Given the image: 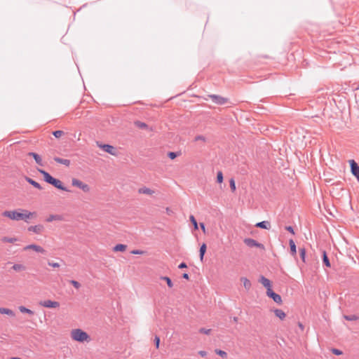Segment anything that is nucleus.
<instances>
[{
    "instance_id": "obj_52",
    "label": "nucleus",
    "mask_w": 359,
    "mask_h": 359,
    "mask_svg": "<svg viewBox=\"0 0 359 359\" xmlns=\"http://www.w3.org/2000/svg\"><path fill=\"white\" fill-rule=\"evenodd\" d=\"M182 278H184V279L188 280V279H189V274H188V273H184L182 274Z\"/></svg>"
},
{
    "instance_id": "obj_50",
    "label": "nucleus",
    "mask_w": 359,
    "mask_h": 359,
    "mask_svg": "<svg viewBox=\"0 0 359 359\" xmlns=\"http://www.w3.org/2000/svg\"><path fill=\"white\" fill-rule=\"evenodd\" d=\"M187 266L186 263H184V262H182L178 266L179 269H184V268H187Z\"/></svg>"
},
{
    "instance_id": "obj_1",
    "label": "nucleus",
    "mask_w": 359,
    "mask_h": 359,
    "mask_svg": "<svg viewBox=\"0 0 359 359\" xmlns=\"http://www.w3.org/2000/svg\"><path fill=\"white\" fill-rule=\"evenodd\" d=\"M38 171L43 176V180L46 182L53 185L60 190L70 191L62 184V182L60 180L53 177L48 172L41 169H39Z\"/></svg>"
},
{
    "instance_id": "obj_39",
    "label": "nucleus",
    "mask_w": 359,
    "mask_h": 359,
    "mask_svg": "<svg viewBox=\"0 0 359 359\" xmlns=\"http://www.w3.org/2000/svg\"><path fill=\"white\" fill-rule=\"evenodd\" d=\"M230 188L233 192L236 191V184L233 178L229 180Z\"/></svg>"
},
{
    "instance_id": "obj_5",
    "label": "nucleus",
    "mask_w": 359,
    "mask_h": 359,
    "mask_svg": "<svg viewBox=\"0 0 359 359\" xmlns=\"http://www.w3.org/2000/svg\"><path fill=\"white\" fill-rule=\"evenodd\" d=\"M72 184L73 186L79 187L81 190H83L84 192H89L90 191V187L87 184L83 183L81 180L78 179H72Z\"/></svg>"
},
{
    "instance_id": "obj_35",
    "label": "nucleus",
    "mask_w": 359,
    "mask_h": 359,
    "mask_svg": "<svg viewBox=\"0 0 359 359\" xmlns=\"http://www.w3.org/2000/svg\"><path fill=\"white\" fill-rule=\"evenodd\" d=\"M299 255L302 260L306 262V250L304 248H299Z\"/></svg>"
},
{
    "instance_id": "obj_31",
    "label": "nucleus",
    "mask_w": 359,
    "mask_h": 359,
    "mask_svg": "<svg viewBox=\"0 0 359 359\" xmlns=\"http://www.w3.org/2000/svg\"><path fill=\"white\" fill-rule=\"evenodd\" d=\"M161 279L163 280H165L166 283H167L168 286L170 288H172L173 287V283H172L171 279L169 277H168V276H161Z\"/></svg>"
},
{
    "instance_id": "obj_20",
    "label": "nucleus",
    "mask_w": 359,
    "mask_h": 359,
    "mask_svg": "<svg viewBox=\"0 0 359 359\" xmlns=\"http://www.w3.org/2000/svg\"><path fill=\"white\" fill-rule=\"evenodd\" d=\"M25 180L29 183L30 184H32L33 187H34L35 188L41 190L42 189V187L40 185L39 183H38L37 182L34 181V180L28 177H25Z\"/></svg>"
},
{
    "instance_id": "obj_54",
    "label": "nucleus",
    "mask_w": 359,
    "mask_h": 359,
    "mask_svg": "<svg viewBox=\"0 0 359 359\" xmlns=\"http://www.w3.org/2000/svg\"><path fill=\"white\" fill-rule=\"evenodd\" d=\"M238 317H236V316H235V317H233V321L234 323H237V322H238Z\"/></svg>"
},
{
    "instance_id": "obj_47",
    "label": "nucleus",
    "mask_w": 359,
    "mask_h": 359,
    "mask_svg": "<svg viewBox=\"0 0 359 359\" xmlns=\"http://www.w3.org/2000/svg\"><path fill=\"white\" fill-rule=\"evenodd\" d=\"M131 253L133 255H142L144 252L140 250H133L131 251Z\"/></svg>"
},
{
    "instance_id": "obj_27",
    "label": "nucleus",
    "mask_w": 359,
    "mask_h": 359,
    "mask_svg": "<svg viewBox=\"0 0 359 359\" xmlns=\"http://www.w3.org/2000/svg\"><path fill=\"white\" fill-rule=\"evenodd\" d=\"M206 248H207V246H206L205 243H203L201 245L199 252H200V259L201 261H203V259L204 255H205V253L206 252Z\"/></svg>"
},
{
    "instance_id": "obj_16",
    "label": "nucleus",
    "mask_w": 359,
    "mask_h": 359,
    "mask_svg": "<svg viewBox=\"0 0 359 359\" xmlns=\"http://www.w3.org/2000/svg\"><path fill=\"white\" fill-rule=\"evenodd\" d=\"M289 245H290V254L293 257H296V255H297V248H296V244H295L294 241L292 239H290L289 241Z\"/></svg>"
},
{
    "instance_id": "obj_32",
    "label": "nucleus",
    "mask_w": 359,
    "mask_h": 359,
    "mask_svg": "<svg viewBox=\"0 0 359 359\" xmlns=\"http://www.w3.org/2000/svg\"><path fill=\"white\" fill-rule=\"evenodd\" d=\"M215 352L216 354L219 355L223 358H225L227 357V353L224 351L220 350V349H215Z\"/></svg>"
},
{
    "instance_id": "obj_44",
    "label": "nucleus",
    "mask_w": 359,
    "mask_h": 359,
    "mask_svg": "<svg viewBox=\"0 0 359 359\" xmlns=\"http://www.w3.org/2000/svg\"><path fill=\"white\" fill-rule=\"evenodd\" d=\"M332 353L337 355H340L342 354V351L337 348H332Z\"/></svg>"
},
{
    "instance_id": "obj_19",
    "label": "nucleus",
    "mask_w": 359,
    "mask_h": 359,
    "mask_svg": "<svg viewBox=\"0 0 359 359\" xmlns=\"http://www.w3.org/2000/svg\"><path fill=\"white\" fill-rule=\"evenodd\" d=\"M53 159L55 162L65 165V166L68 167L70 165V161L69 159L61 158L59 157H55Z\"/></svg>"
},
{
    "instance_id": "obj_14",
    "label": "nucleus",
    "mask_w": 359,
    "mask_h": 359,
    "mask_svg": "<svg viewBox=\"0 0 359 359\" xmlns=\"http://www.w3.org/2000/svg\"><path fill=\"white\" fill-rule=\"evenodd\" d=\"M64 219L61 215H50L46 219L47 222H51L53 221H62Z\"/></svg>"
},
{
    "instance_id": "obj_10",
    "label": "nucleus",
    "mask_w": 359,
    "mask_h": 359,
    "mask_svg": "<svg viewBox=\"0 0 359 359\" xmlns=\"http://www.w3.org/2000/svg\"><path fill=\"white\" fill-rule=\"evenodd\" d=\"M349 163L352 175L359 181V165L354 160H351Z\"/></svg>"
},
{
    "instance_id": "obj_49",
    "label": "nucleus",
    "mask_w": 359,
    "mask_h": 359,
    "mask_svg": "<svg viewBox=\"0 0 359 359\" xmlns=\"http://www.w3.org/2000/svg\"><path fill=\"white\" fill-rule=\"evenodd\" d=\"M198 354L201 356V357H205L207 355V352L205 351H198Z\"/></svg>"
},
{
    "instance_id": "obj_3",
    "label": "nucleus",
    "mask_w": 359,
    "mask_h": 359,
    "mask_svg": "<svg viewBox=\"0 0 359 359\" xmlns=\"http://www.w3.org/2000/svg\"><path fill=\"white\" fill-rule=\"evenodd\" d=\"M1 215L8 217L11 220L20 221L21 212L18 210H5L1 213Z\"/></svg>"
},
{
    "instance_id": "obj_43",
    "label": "nucleus",
    "mask_w": 359,
    "mask_h": 359,
    "mask_svg": "<svg viewBox=\"0 0 359 359\" xmlns=\"http://www.w3.org/2000/svg\"><path fill=\"white\" fill-rule=\"evenodd\" d=\"M154 344H155L156 348H158L159 344H160V337L157 335H156L154 337Z\"/></svg>"
},
{
    "instance_id": "obj_53",
    "label": "nucleus",
    "mask_w": 359,
    "mask_h": 359,
    "mask_svg": "<svg viewBox=\"0 0 359 359\" xmlns=\"http://www.w3.org/2000/svg\"><path fill=\"white\" fill-rule=\"evenodd\" d=\"M298 326L301 329L302 331L304 330V325H303V324L302 323L299 322L298 323Z\"/></svg>"
},
{
    "instance_id": "obj_56",
    "label": "nucleus",
    "mask_w": 359,
    "mask_h": 359,
    "mask_svg": "<svg viewBox=\"0 0 359 359\" xmlns=\"http://www.w3.org/2000/svg\"><path fill=\"white\" fill-rule=\"evenodd\" d=\"M166 210H167L168 212H170V210H169L168 208H166Z\"/></svg>"
},
{
    "instance_id": "obj_41",
    "label": "nucleus",
    "mask_w": 359,
    "mask_h": 359,
    "mask_svg": "<svg viewBox=\"0 0 359 359\" xmlns=\"http://www.w3.org/2000/svg\"><path fill=\"white\" fill-rule=\"evenodd\" d=\"M69 283L76 289H79L81 287V284L76 280H71Z\"/></svg>"
},
{
    "instance_id": "obj_6",
    "label": "nucleus",
    "mask_w": 359,
    "mask_h": 359,
    "mask_svg": "<svg viewBox=\"0 0 359 359\" xmlns=\"http://www.w3.org/2000/svg\"><path fill=\"white\" fill-rule=\"evenodd\" d=\"M208 97L211 99V100L215 104H217L219 105H223V104H226L228 101L227 98L222 97L218 95L212 94V95H209Z\"/></svg>"
},
{
    "instance_id": "obj_18",
    "label": "nucleus",
    "mask_w": 359,
    "mask_h": 359,
    "mask_svg": "<svg viewBox=\"0 0 359 359\" xmlns=\"http://www.w3.org/2000/svg\"><path fill=\"white\" fill-rule=\"evenodd\" d=\"M138 193L142 194L151 195L154 193V191L148 187H143L138 189Z\"/></svg>"
},
{
    "instance_id": "obj_40",
    "label": "nucleus",
    "mask_w": 359,
    "mask_h": 359,
    "mask_svg": "<svg viewBox=\"0 0 359 359\" xmlns=\"http://www.w3.org/2000/svg\"><path fill=\"white\" fill-rule=\"evenodd\" d=\"M180 155V153L178 152H172V151H170L168 154V157L170 158V159H174L177 156H178Z\"/></svg>"
},
{
    "instance_id": "obj_7",
    "label": "nucleus",
    "mask_w": 359,
    "mask_h": 359,
    "mask_svg": "<svg viewBox=\"0 0 359 359\" xmlns=\"http://www.w3.org/2000/svg\"><path fill=\"white\" fill-rule=\"evenodd\" d=\"M19 210L21 212L20 220L26 222H28V219L36 215L35 212H30L26 209L19 208Z\"/></svg>"
},
{
    "instance_id": "obj_12",
    "label": "nucleus",
    "mask_w": 359,
    "mask_h": 359,
    "mask_svg": "<svg viewBox=\"0 0 359 359\" xmlns=\"http://www.w3.org/2000/svg\"><path fill=\"white\" fill-rule=\"evenodd\" d=\"M39 304L46 308H57L60 306V303L58 302L49 299L41 302Z\"/></svg>"
},
{
    "instance_id": "obj_30",
    "label": "nucleus",
    "mask_w": 359,
    "mask_h": 359,
    "mask_svg": "<svg viewBox=\"0 0 359 359\" xmlns=\"http://www.w3.org/2000/svg\"><path fill=\"white\" fill-rule=\"evenodd\" d=\"M344 318L346 320H349V321H353V320H359V316H358L356 315H345V316H344Z\"/></svg>"
},
{
    "instance_id": "obj_11",
    "label": "nucleus",
    "mask_w": 359,
    "mask_h": 359,
    "mask_svg": "<svg viewBox=\"0 0 359 359\" xmlns=\"http://www.w3.org/2000/svg\"><path fill=\"white\" fill-rule=\"evenodd\" d=\"M27 230H28V231L33 232L36 234H41L44 231L45 228H44L43 225L39 224H36L34 226H29L27 228Z\"/></svg>"
},
{
    "instance_id": "obj_29",
    "label": "nucleus",
    "mask_w": 359,
    "mask_h": 359,
    "mask_svg": "<svg viewBox=\"0 0 359 359\" xmlns=\"http://www.w3.org/2000/svg\"><path fill=\"white\" fill-rule=\"evenodd\" d=\"M18 309H19L20 311L22 312V313H27L29 315H33L34 314V311H32L31 309H27V308H26V307H25L23 306H19Z\"/></svg>"
},
{
    "instance_id": "obj_33",
    "label": "nucleus",
    "mask_w": 359,
    "mask_h": 359,
    "mask_svg": "<svg viewBox=\"0 0 359 359\" xmlns=\"http://www.w3.org/2000/svg\"><path fill=\"white\" fill-rule=\"evenodd\" d=\"M189 219H190L191 222L192 223V224L194 225V229L197 230L198 229V223H197L196 219H195L194 216L192 215H190Z\"/></svg>"
},
{
    "instance_id": "obj_26",
    "label": "nucleus",
    "mask_w": 359,
    "mask_h": 359,
    "mask_svg": "<svg viewBox=\"0 0 359 359\" xmlns=\"http://www.w3.org/2000/svg\"><path fill=\"white\" fill-rule=\"evenodd\" d=\"M127 246L123 244H117L113 248L115 252H123L126 250Z\"/></svg>"
},
{
    "instance_id": "obj_2",
    "label": "nucleus",
    "mask_w": 359,
    "mask_h": 359,
    "mask_svg": "<svg viewBox=\"0 0 359 359\" xmlns=\"http://www.w3.org/2000/svg\"><path fill=\"white\" fill-rule=\"evenodd\" d=\"M72 337L74 340L79 342L87 341L89 335L81 329H75L72 331Z\"/></svg>"
},
{
    "instance_id": "obj_13",
    "label": "nucleus",
    "mask_w": 359,
    "mask_h": 359,
    "mask_svg": "<svg viewBox=\"0 0 359 359\" xmlns=\"http://www.w3.org/2000/svg\"><path fill=\"white\" fill-rule=\"evenodd\" d=\"M30 249L34 250V251H36L37 252H41V253L45 252V250L42 247H41L40 245H36V244L28 245L26 247H25V248H24L25 250H30Z\"/></svg>"
},
{
    "instance_id": "obj_46",
    "label": "nucleus",
    "mask_w": 359,
    "mask_h": 359,
    "mask_svg": "<svg viewBox=\"0 0 359 359\" xmlns=\"http://www.w3.org/2000/svg\"><path fill=\"white\" fill-rule=\"evenodd\" d=\"M195 141H199V140H201V141H203L205 142V137L203 135H197L195 137V139H194Z\"/></svg>"
},
{
    "instance_id": "obj_28",
    "label": "nucleus",
    "mask_w": 359,
    "mask_h": 359,
    "mask_svg": "<svg viewBox=\"0 0 359 359\" xmlns=\"http://www.w3.org/2000/svg\"><path fill=\"white\" fill-rule=\"evenodd\" d=\"M18 241V238H10V237H7V236H4L1 238V241L4 242V243H15V241Z\"/></svg>"
},
{
    "instance_id": "obj_42",
    "label": "nucleus",
    "mask_w": 359,
    "mask_h": 359,
    "mask_svg": "<svg viewBox=\"0 0 359 359\" xmlns=\"http://www.w3.org/2000/svg\"><path fill=\"white\" fill-rule=\"evenodd\" d=\"M199 332L205 334H210L211 332V329H205L202 327L199 330Z\"/></svg>"
},
{
    "instance_id": "obj_15",
    "label": "nucleus",
    "mask_w": 359,
    "mask_h": 359,
    "mask_svg": "<svg viewBox=\"0 0 359 359\" xmlns=\"http://www.w3.org/2000/svg\"><path fill=\"white\" fill-rule=\"evenodd\" d=\"M259 281L266 288L267 290L269 288H271V281L264 276H260Z\"/></svg>"
},
{
    "instance_id": "obj_34",
    "label": "nucleus",
    "mask_w": 359,
    "mask_h": 359,
    "mask_svg": "<svg viewBox=\"0 0 359 359\" xmlns=\"http://www.w3.org/2000/svg\"><path fill=\"white\" fill-rule=\"evenodd\" d=\"M135 124L137 127L141 129H145L147 128L148 127V126L145 123L141 121H135Z\"/></svg>"
},
{
    "instance_id": "obj_51",
    "label": "nucleus",
    "mask_w": 359,
    "mask_h": 359,
    "mask_svg": "<svg viewBox=\"0 0 359 359\" xmlns=\"http://www.w3.org/2000/svg\"><path fill=\"white\" fill-rule=\"evenodd\" d=\"M201 229L203 230V232L205 231V226L203 223H200Z\"/></svg>"
},
{
    "instance_id": "obj_48",
    "label": "nucleus",
    "mask_w": 359,
    "mask_h": 359,
    "mask_svg": "<svg viewBox=\"0 0 359 359\" xmlns=\"http://www.w3.org/2000/svg\"><path fill=\"white\" fill-rule=\"evenodd\" d=\"M285 229L287 231H288L289 232L292 233V234H294V231L292 226H286Z\"/></svg>"
},
{
    "instance_id": "obj_21",
    "label": "nucleus",
    "mask_w": 359,
    "mask_h": 359,
    "mask_svg": "<svg viewBox=\"0 0 359 359\" xmlns=\"http://www.w3.org/2000/svg\"><path fill=\"white\" fill-rule=\"evenodd\" d=\"M29 155L32 156L34 158L36 163L38 165H43L42 159L39 154H37L36 153H34V152H29Z\"/></svg>"
},
{
    "instance_id": "obj_38",
    "label": "nucleus",
    "mask_w": 359,
    "mask_h": 359,
    "mask_svg": "<svg viewBox=\"0 0 359 359\" xmlns=\"http://www.w3.org/2000/svg\"><path fill=\"white\" fill-rule=\"evenodd\" d=\"M217 182L222 183L223 182V174L222 171H219L217 175Z\"/></svg>"
},
{
    "instance_id": "obj_36",
    "label": "nucleus",
    "mask_w": 359,
    "mask_h": 359,
    "mask_svg": "<svg viewBox=\"0 0 359 359\" xmlns=\"http://www.w3.org/2000/svg\"><path fill=\"white\" fill-rule=\"evenodd\" d=\"M13 269L16 271H19L24 270L25 267L22 264H15L13 266Z\"/></svg>"
},
{
    "instance_id": "obj_24",
    "label": "nucleus",
    "mask_w": 359,
    "mask_h": 359,
    "mask_svg": "<svg viewBox=\"0 0 359 359\" xmlns=\"http://www.w3.org/2000/svg\"><path fill=\"white\" fill-rule=\"evenodd\" d=\"M0 313L6 314L10 316H15V313L11 309H9L7 308H3V307H0Z\"/></svg>"
},
{
    "instance_id": "obj_23",
    "label": "nucleus",
    "mask_w": 359,
    "mask_h": 359,
    "mask_svg": "<svg viewBox=\"0 0 359 359\" xmlns=\"http://www.w3.org/2000/svg\"><path fill=\"white\" fill-rule=\"evenodd\" d=\"M323 263L327 267L331 266L330 262L325 250H323Z\"/></svg>"
},
{
    "instance_id": "obj_55",
    "label": "nucleus",
    "mask_w": 359,
    "mask_h": 359,
    "mask_svg": "<svg viewBox=\"0 0 359 359\" xmlns=\"http://www.w3.org/2000/svg\"><path fill=\"white\" fill-rule=\"evenodd\" d=\"M10 359H22V358H19V357H12Z\"/></svg>"
},
{
    "instance_id": "obj_9",
    "label": "nucleus",
    "mask_w": 359,
    "mask_h": 359,
    "mask_svg": "<svg viewBox=\"0 0 359 359\" xmlns=\"http://www.w3.org/2000/svg\"><path fill=\"white\" fill-rule=\"evenodd\" d=\"M266 294L268 297L271 298L276 304H282L281 297L278 294H276L275 292H273L271 288H269L268 291H266Z\"/></svg>"
},
{
    "instance_id": "obj_4",
    "label": "nucleus",
    "mask_w": 359,
    "mask_h": 359,
    "mask_svg": "<svg viewBox=\"0 0 359 359\" xmlns=\"http://www.w3.org/2000/svg\"><path fill=\"white\" fill-rule=\"evenodd\" d=\"M243 242L246 245H248L250 248L256 247V248H260L262 250L265 249L264 245L263 244L258 243L257 241H255L253 238H245Z\"/></svg>"
},
{
    "instance_id": "obj_17",
    "label": "nucleus",
    "mask_w": 359,
    "mask_h": 359,
    "mask_svg": "<svg viewBox=\"0 0 359 359\" xmlns=\"http://www.w3.org/2000/svg\"><path fill=\"white\" fill-rule=\"evenodd\" d=\"M256 227L264 229H269L271 228L270 222L268 221H262L260 222H258L255 224Z\"/></svg>"
},
{
    "instance_id": "obj_25",
    "label": "nucleus",
    "mask_w": 359,
    "mask_h": 359,
    "mask_svg": "<svg viewBox=\"0 0 359 359\" xmlns=\"http://www.w3.org/2000/svg\"><path fill=\"white\" fill-rule=\"evenodd\" d=\"M241 280L243 282L244 287L247 290H249L252 286L251 282L247 278L245 277L241 278Z\"/></svg>"
},
{
    "instance_id": "obj_22",
    "label": "nucleus",
    "mask_w": 359,
    "mask_h": 359,
    "mask_svg": "<svg viewBox=\"0 0 359 359\" xmlns=\"http://www.w3.org/2000/svg\"><path fill=\"white\" fill-rule=\"evenodd\" d=\"M273 312L276 316L280 318V320H283L286 316L285 313L281 309H276L273 310Z\"/></svg>"
},
{
    "instance_id": "obj_8",
    "label": "nucleus",
    "mask_w": 359,
    "mask_h": 359,
    "mask_svg": "<svg viewBox=\"0 0 359 359\" xmlns=\"http://www.w3.org/2000/svg\"><path fill=\"white\" fill-rule=\"evenodd\" d=\"M98 147L101 149H102L105 152L116 156L117 154L116 149L111 145L109 144H99V142H97Z\"/></svg>"
},
{
    "instance_id": "obj_45",
    "label": "nucleus",
    "mask_w": 359,
    "mask_h": 359,
    "mask_svg": "<svg viewBox=\"0 0 359 359\" xmlns=\"http://www.w3.org/2000/svg\"><path fill=\"white\" fill-rule=\"evenodd\" d=\"M48 264L52 267H54V268H58L60 267V264L57 262H48Z\"/></svg>"
},
{
    "instance_id": "obj_37",
    "label": "nucleus",
    "mask_w": 359,
    "mask_h": 359,
    "mask_svg": "<svg viewBox=\"0 0 359 359\" xmlns=\"http://www.w3.org/2000/svg\"><path fill=\"white\" fill-rule=\"evenodd\" d=\"M53 135L55 137L60 138L64 135V132L62 130H55L53 132Z\"/></svg>"
}]
</instances>
